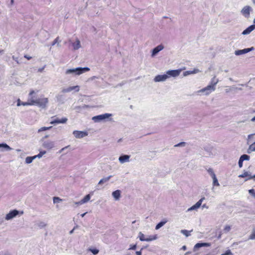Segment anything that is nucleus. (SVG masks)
I'll use <instances>...</instances> for the list:
<instances>
[{"instance_id": "13d9d810", "label": "nucleus", "mask_w": 255, "mask_h": 255, "mask_svg": "<svg viewBox=\"0 0 255 255\" xmlns=\"http://www.w3.org/2000/svg\"><path fill=\"white\" fill-rule=\"evenodd\" d=\"M202 208L203 209V208H206V209H208V206H207L206 204H203L202 206Z\"/></svg>"}, {"instance_id": "774afa93", "label": "nucleus", "mask_w": 255, "mask_h": 255, "mask_svg": "<svg viewBox=\"0 0 255 255\" xmlns=\"http://www.w3.org/2000/svg\"><path fill=\"white\" fill-rule=\"evenodd\" d=\"M61 98H62V96H61V95H58L57 96V98L58 100H59Z\"/></svg>"}, {"instance_id": "393cba45", "label": "nucleus", "mask_w": 255, "mask_h": 255, "mask_svg": "<svg viewBox=\"0 0 255 255\" xmlns=\"http://www.w3.org/2000/svg\"><path fill=\"white\" fill-rule=\"evenodd\" d=\"M3 148L5 150L9 151L12 149V148L5 143H0V148Z\"/></svg>"}, {"instance_id": "f3484780", "label": "nucleus", "mask_w": 255, "mask_h": 255, "mask_svg": "<svg viewBox=\"0 0 255 255\" xmlns=\"http://www.w3.org/2000/svg\"><path fill=\"white\" fill-rule=\"evenodd\" d=\"M211 246L210 243H199L196 244L193 248L194 252L196 251L199 248L204 247H210Z\"/></svg>"}, {"instance_id": "20e7f679", "label": "nucleus", "mask_w": 255, "mask_h": 255, "mask_svg": "<svg viewBox=\"0 0 255 255\" xmlns=\"http://www.w3.org/2000/svg\"><path fill=\"white\" fill-rule=\"evenodd\" d=\"M138 238L141 241L146 242L152 241L157 239V237L156 235L154 236H149L148 237H146L141 232L139 233Z\"/></svg>"}, {"instance_id": "69168bd1", "label": "nucleus", "mask_w": 255, "mask_h": 255, "mask_svg": "<svg viewBox=\"0 0 255 255\" xmlns=\"http://www.w3.org/2000/svg\"><path fill=\"white\" fill-rule=\"evenodd\" d=\"M252 122H255V116L251 119Z\"/></svg>"}, {"instance_id": "58836bf2", "label": "nucleus", "mask_w": 255, "mask_h": 255, "mask_svg": "<svg viewBox=\"0 0 255 255\" xmlns=\"http://www.w3.org/2000/svg\"><path fill=\"white\" fill-rule=\"evenodd\" d=\"M231 227L230 226L226 225L224 227V228L223 229V231L224 233H227L231 230Z\"/></svg>"}, {"instance_id": "cd10ccee", "label": "nucleus", "mask_w": 255, "mask_h": 255, "mask_svg": "<svg viewBox=\"0 0 255 255\" xmlns=\"http://www.w3.org/2000/svg\"><path fill=\"white\" fill-rule=\"evenodd\" d=\"M36 158V156H28L25 158V163L27 164L31 163L34 159Z\"/></svg>"}, {"instance_id": "f704fd0d", "label": "nucleus", "mask_w": 255, "mask_h": 255, "mask_svg": "<svg viewBox=\"0 0 255 255\" xmlns=\"http://www.w3.org/2000/svg\"><path fill=\"white\" fill-rule=\"evenodd\" d=\"M213 179V186H219L220 185L218 181V179L216 176L212 178Z\"/></svg>"}, {"instance_id": "b1692460", "label": "nucleus", "mask_w": 255, "mask_h": 255, "mask_svg": "<svg viewBox=\"0 0 255 255\" xmlns=\"http://www.w3.org/2000/svg\"><path fill=\"white\" fill-rule=\"evenodd\" d=\"M199 72L198 69H195L193 71H186L184 72L183 75L184 76H186L190 74H196Z\"/></svg>"}, {"instance_id": "f03ea898", "label": "nucleus", "mask_w": 255, "mask_h": 255, "mask_svg": "<svg viewBox=\"0 0 255 255\" xmlns=\"http://www.w3.org/2000/svg\"><path fill=\"white\" fill-rule=\"evenodd\" d=\"M89 70L90 68L88 67H78L66 70L65 74L67 75L73 74L74 75H80L86 72L89 71Z\"/></svg>"}, {"instance_id": "4468645a", "label": "nucleus", "mask_w": 255, "mask_h": 255, "mask_svg": "<svg viewBox=\"0 0 255 255\" xmlns=\"http://www.w3.org/2000/svg\"><path fill=\"white\" fill-rule=\"evenodd\" d=\"M80 89L79 86H71L66 88H63L62 90V92L63 93H69L73 90H75L76 92H79Z\"/></svg>"}, {"instance_id": "79ce46f5", "label": "nucleus", "mask_w": 255, "mask_h": 255, "mask_svg": "<svg viewBox=\"0 0 255 255\" xmlns=\"http://www.w3.org/2000/svg\"><path fill=\"white\" fill-rule=\"evenodd\" d=\"M58 39H59L58 37H57L56 39H55V40L53 41V42L52 43V46H54L56 43H57V46H60V45L59 44V42H58Z\"/></svg>"}, {"instance_id": "864d4df0", "label": "nucleus", "mask_w": 255, "mask_h": 255, "mask_svg": "<svg viewBox=\"0 0 255 255\" xmlns=\"http://www.w3.org/2000/svg\"><path fill=\"white\" fill-rule=\"evenodd\" d=\"M254 134H251L248 135V140L252 138L253 137V136L254 135Z\"/></svg>"}, {"instance_id": "aec40b11", "label": "nucleus", "mask_w": 255, "mask_h": 255, "mask_svg": "<svg viewBox=\"0 0 255 255\" xmlns=\"http://www.w3.org/2000/svg\"><path fill=\"white\" fill-rule=\"evenodd\" d=\"M112 196L115 199V200H119L121 196V191L120 190H117L112 192Z\"/></svg>"}, {"instance_id": "09e8293b", "label": "nucleus", "mask_w": 255, "mask_h": 255, "mask_svg": "<svg viewBox=\"0 0 255 255\" xmlns=\"http://www.w3.org/2000/svg\"><path fill=\"white\" fill-rule=\"evenodd\" d=\"M243 161H242V160L241 159H240V158L239 160V162H238L239 166L240 168H241L243 167Z\"/></svg>"}, {"instance_id": "39448f33", "label": "nucleus", "mask_w": 255, "mask_h": 255, "mask_svg": "<svg viewBox=\"0 0 255 255\" xmlns=\"http://www.w3.org/2000/svg\"><path fill=\"white\" fill-rule=\"evenodd\" d=\"M215 89V87H213V86H211L209 85L206 87L199 90L198 93H204V95L207 96L212 92L214 91Z\"/></svg>"}, {"instance_id": "0e129e2a", "label": "nucleus", "mask_w": 255, "mask_h": 255, "mask_svg": "<svg viewBox=\"0 0 255 255\" xmlns=\"http://www.w3.org/2000/svg\"><path fill=\"white\" fill-rule=\"evenodd\" d=\"M86 214H87V212L84 213H83V214H81V216L82 217H84L85 216V215Z\"/></svg>"}, {"instance_id": "a19ab883", "label": "nucleus", "mask_w": 255, "mask_h": 255, "mask_svg": "<svg viewBox=\"0 0 255 255\" xmlns=\"http://www.w3.org/2000/svg\"><path fill=\"white\" fill-rule=\"evenodd\" d=\"M53 201L54 203H59L62 201V199L58 197H54L53 198Z\"/></svg>"}, {"instance_id": "473e14b6", "label": "nucleus", "mask_w": 255, "mask_h": 255, "mask_svg": "<svg viewBox=\"0 0 255 255\" xmlns=\"http://www.w3.org/2000/svg\"><path fill=\"white\" fill-rule=\"evenodd\" d=\"M21 105H22V106H28V105H29V104L28 101L27 102H21L20 100L18 99V101H17V106H20Z\"/></svg>"}, {"instance_id": "6e6552de", "label": "nucleus", "mask_w": 255, "mask_h": 255, "mask_svg": "<svg viewBox=\"0 0 255 255\" xmlns=\"http://www.w3.org/2000/svg\"><path fill=\"white\" fill-rule=\"evenodd\" d=\"M252 10V9L251 6L247 5L243 8L241 10V13L246 18H249L250 16V12Z\"/></svg>"}, {"instance_id": "a18cd8bd", "label": "nucleus", "mask_w": 255, "mask_h": 255, "mask_svg": "<svg viewBox=\"0 0 255 255\" xmlns=\"http://www.w3.org/2000/svg\"><path fill=\"white\" fill-rule=\"evenodd\" d=\"M249 193L255 198V191L254 189H252L249 190Z\"/></svg>"}, {"instance_id": "4d7b16f0", "label": "nucleus", "mask_w": 255, "mask_h": 255, "mask_svg": "<svg viewBox=\"0 0 255 255\" xmlns=\"http://www.w3.org/2000/svg\"><path fill=\"white\" fill-rule=\"evenodd\" d=\"M135 254H136V255H141V251H136Z\"/></svg>"}, {"instance_id": "4c0bfd02", "label": "nucleus", "mask_w": 255, "mask_h": 255, "mask_svg": "<svg viewBox=\"0 0 255 255\" xmlns=\"http://www.w3.org/2000/svg\"><path fill=\"white\" fill-rule=\"evenodd\" d=\"M88 250L89 251H90L91 252H92L95 255H97L99 253V250L96 249H91V248H90V249H88Z\"/></svg>"}, {"instance_id": "2eb2a0df", "label": "nucleus", "mask_w": 255, "mask_h": 255, "mask_svg": "<svg viewBox=\"0 0 255 255\" xmlns=\"http://www.w3.org/2000/svg\"><path fill=\"white\" fill-rule=\"evenodd\" d=\"M164 48V46L162 44H160L153 48L152 50L151 56L154 57L159 51H161Z\"/></svg>"}, {"instance_id": "5fc2aeb1", "label": "nucleus", "mask_w": 255, "mask_h": 255, "mask_svg": "<svg viewBox=\"0 0 255 255\" xmlns=\"http://www.w3.org/2000/svg\"><path fill=\"white\" fill-rule=\"evenodd\" d=\"M24 57L28 60H30V59H31V57L27 55H25Z\"/></svg>"}, {"instance_id": "bb28decb", "label": "nucleus", "mask_w": 255, "mask_h": 255, "mask_svg": "<svg viewBox=\"0 0 255 255\" xmlns=\"http://www.w3.org/2000/svg\"><path fill=\"white\" fill-rule=\"evenodd\" d=\"M255 151V142H254L251 145H250L248 149L247 152L251 153L252 152Z\"/></svg>"}, {"instance_id": "5701e85b", "label": "nucleus", "mask_w": 255, "mask_h": 255, "mask_svg": "<svg viewBox=\"0 0 255 255\" xmlns=\"http://www.w3.org/2000/svg\"><path fill=\"white\" fill-rule=\"evenodd\" d=\"M167 222V220L166 219H163L162 221H161L156 225V226H155V229H159L161 227L163 226Z\"/></svg>"}, {"instance_id": "bf43d9fd", "label": "nucleus", "mask_w": 255, "mask_h": 255, "mask_svg": "<svg viewBox=\"0 0 255 255\" xmlns=\"http://www.w3.org/2000/svg\"><path fill=\"white\" fill-rule=\"evenodd\" d=\"M44 68H45V66H44L43 67H42V68H39V69H38V72H42V71H43V70H44Z\"/></svg>"}, {"instance_id": "de8ad7c7", "label": "nucleus", "mask_w": 255, "mask_h": 255, "mask_svg": "<svg viewBox=\"0 0 255 255\" xmlns=\"http://www.w3.org/2000/svg\"><path fill=\"white\" fill-rule=\"evenodd\" d=\"M87 107H88V106L84 105V106H83L82 107H80V106H79V107H76V108H75V109H76V110H78V111H80L81 109H85V108H87Z\"/></svg>"}, {"instance_id": "680f3d73", "label": "nucleus", "mask_w": 255, "mask_h": 255, "mask_svg": "<svg viewBox=\"0 0 255 255\" xmlns=\"http://www.w3.org/2000/svg\"><path fill=\"white\" fill-rule=\"evenodd\" d=\"M75 228H74L73 229H72V230H71L70 232H69V234H72L74 232V230Z\"/></svg>"}, {"instance_id": "c756f323", "label": "nucleus", "mask_w": 255, "mask_h": 255, "mask_svg": "<svg viewBox=\"0 0 255 255\" xmlns=\"http://www.w3.org/2000/svg\"><path fill=\"white\" fill-rule=\"evenodd\" d=\"M90 198H91L90 195L88 194L83 199L81 200V202H82V203L83 204H85V203L88 202L90 200Z\"/></svg>"}, {"instance_id": "052dcab7", "label": "nucleus", "mask_w": 255, "mask_h": 255, "mask_svg": "<svg viewBox=\"0 0 255 255\" xmlns=\"http://www.w3.org/2000/svg\"><path fill=\"white\" fill-rule=\"evenodd\" d=\"M181 249L184 250V251H185L187 249L186 246H183L182 247Z\"/></svg>"}, {"instance_id": "e2e57ef3", "label": "nucleus", "mask_w": 255, "mask_h": 255, "mask_svg": "<svg viewBox=\"0 0 255 255\" xmlns=\"http://www.w3.org/2000/svg\"><path fill=\"white\" fill-rule=\"evenodd\" d=\"M68 146H66V147H65L64 148H62L60 150V152H61L62 151H63L65 148H67Z\"/></svg>"}, {"instance_id": "4be33fe9", "label": "nucleus", "mask_w": 255, "mask_h": 255, "mask_svg": "<svg viewBox=\"0 0 255 255\" xmlns=\"http://www.w3.org/2000/svg\"><path fill=\"white\" fill-rule=\"evenodd\" d=\"M219 81V79H217L216 78V76H215L211 79L209 85L216 88V86L218 84Z\"/></svg>"}, {"instance_id": "9b49d317", "label": "nucleus", "mask_w": 255, "mask_h": 255, "mask_svg": "<svg viewBox=\"0 0 255 255\" xmlns=\"http://www.w3.org/2000/svg\"><path fill=\"white\" fill-rule=\"evenodd\" d=\"M254 49L253 47L249 48H245L242 50H237L235 51V54L237 56L245 54L250 51H253Z\"/></svg>"}, {"instance_id": "603ef678", "label": "nucleus", "mask_w": 255, "mask_h": 255, "mask_svg": "<svg viewBox=\"0 0 255 255\" xmlns=\"http://www.w3.org/2000/svg\"><path fill=\"white\" fill-rule=\"evenodd\" d=\"M254 179L255 180V175L249 177L248 178L246 179L245 180L247 181L249 179Z\"/></svg>"}, {"instance_id": "8fccbe9b", "label": "nucleus", "mask_w": 255, "mask_h": 255, "mask_svg": "<svg viewBox=\"0 0 255 255\" xmlns=\"http://www.w3.org/2000/svg\"><path fill=\"white\" fill-rule=\"evenodd\" d=\"M136 248V245L131 246L129 250H135Z\"/></svg>"}, {"instance_id": "ddd939ff", "label": "nucleus", "mask_w": 255, "mask_h": 255, "mask_svg": "<svg viewBox=\"0 0 255 255\" xmlns=\"http://www.w3.org/2000/svg\"><path fill=\"white\" fill-rule=\"evenodd\" d=\"M167 76H168L166 75V74L163 75H158L155 77L154 81L155 82H163L168 79Z\"/></svg>"}, {"instance_id": "3c124183", "label": "nucleus", "mask_w": 255, "mask_h": 255, "mask_svg": "<svg viewBox=\"0 0 255 255\" xmlns=\"http://www.w3.org/2000/svg\"><path fill=\"white\" fill-rule=\"evenodd\" d=\"M74 204H75V205H76V206H79V205H82V204H83L82 203V202H81V200H80V201H79V202H74Z\"/></svg>"}, {"instance_id": "ea45409f", "label": "nucleus", "mask_w": 255, "mask_h": 255, "mask_svg": "<svg viewBox=\"0 0 255 255\" xmlns=\"http://www.w3.org/2000/svg\"><path fill=\"white\" fill-rule=\"evenodd\" d=\"M45 153H46L45 151H40V152L37 155H34V156H36V158L37 157V158H40Z\"/></svg>"}, {"instance_id": "7ed1b4c3", "label": "nucleus", "mask_w": 255, "mask_h": 255, "mask_svg": "<svg viewBox=\"0 0 255 255\" xmlns=\"http://www.w3.org/2000/svg\"><path fill=\"white\" fill-rule=\"evenodd\" d=\"M112 116V114L105 113L102 115L94 116L92 118V120L95 123H98L102 121L108 119Z\"/></svg>"}, {"instance_id": "c85d7f7f", "label": "nucleus", "mask_w": 255, "mask_h": 255, "mask_svg": "<svg viewBox=\"0 0 255 255\" xmlns=\"http://www.w3.org/2000/svg\"><path fill=\"white\" fill-rule=\"evenodd\" d=\"M252 176V175H251V174L249 172L245 171L243 174L239 175V177H240V178L248 177V178L249 177Z\"/></svg>"}, {"instance_id": "338daca9", "label": "nucleus", "mask_w": 255, "mask_h": 255, "mask_svg": "<svg viewBox=\"0 0 255 255\" xmlns=\"http://www.w3.org/2000/svg\"><path fill=\"white\" fill-rule=\"evenodd\" d=\"M222 234L220 233L219 236H218V239H220L221 238Z\"/></svg>"}, {"instance_id": "1a4fd4ad", "label": "nucleus", "mask_w": 255, "mask_h": 255, "mask_svg": "<svg viewBox=\"0 0 255 255\" xmlns=\"http://www.w3.org/2000/svg\"><path fill=\"white\" fill-rule=\"evenodd\" d=\"M73 134L76 138H82L88 135V132L84 131L74 130Z\"/></svg>"}, {"instance_id": "a878e982", "label": "nucleus", "mask_w": 255, "mask_h": 255, "mask_svg": "<svg viewBox=\"0 0 255 255\" xmlns=\"http://www.w3.org/2000/svg\"><path fill=\"white\" fill-rule=\"evenodd\" d=\"M111 177H112V175H110L107 177L102 178V179H101L99 181V182L98 183V185H101V184H102L104 183L108 182L110 179V178Z\"/></svg>"}, {"instance_id": "49530a36", "label": "nucleus", "mask_w": 255, "mask_h": 255, "mask_svg": "<svg viewBox=\"0 0 255 255\" xmlns=\"http://www.w3.org/2000/svg\"><path fill=\"white\" fill-rule=\"evenodd\" d=\"M249 239L250 240H255V232H254L252 233V234L250 236Z\"/></svg>"}, {"instance_id": "423d86ee", "label": "nucleus", "mask_w": 255, "mask_h": 255, "mask_svg": "<svg viewBox=\"0 0 255 255\" xmlns=\"http://www.w3.org/2000/svg\"><path fill=\"white\" fill-rule=\"evenodd\" d=\"M181 72V69L177 70H168L166 72V75H168L167 78L172 77H176L178 76Z\"/></svg>"}, {"instance_id": "6e6d98bb", "label": "nucleus", "mask_w": 255, "mask_h": 255, "mask_svg": "<svg viewBox=\"0 0 255 255\" xmlns=\"http://www.w3.org/2000/svg\"><path fill=\"white\" fill-rule=\"evenodd\" d=\"M12 59L16 61L17 63H18V58L15 57L14 56H12Z\"/></svg>"}, {"instance_id": "c03bdc74", "label": "nucleus", "mask_w": 255, "mask_h": 255, "mask_svg": "<svg viewBox=\"0 0 255 255\" xmlns=\"http://www.w3.org/2000/svg\"><path fill=\"white\" fill-rule=\"evenodd\" d=\"M221 255H233V254L231 250H228L226 251V252L224 254H221Z\"/></svg>"}, {"instance_id": "c9c22d12", "label": "nucleus", "mask_w": 255, "mask_h": 255, "mask_svg": "<svg viewBox=\"0 0 255 255\" xmlns=\"http://www.w3.org/2000/svg\"><path fill=\"white\" fill-rule=\"evenodd\" d=\"M207 171H208V173L210 175V176L212 177V178L216 176V175H215L212 168H209L207 170Z\"/></svg>"}, {"instance_id": "2f4dec72", "label": "nucleus", "mask_w": 255, "mask_h": 255, "mask_svg": "<svg viewBox=\"0 0 255 255\" xmlns=\"http://www.w3.org/2000/svg\"><path fill=\"white\" fill-rule=\"evenodd\" d=\"M240 158L242 160V161H244V160H249L250 157L248 155L243 154L241 156Z\"/></svg>"}, {"instance_id": "e433bc0d", "label": "nucleus", "mask_w": 255, "mask_h": 255, "mask_svg": "<svg viewBox=\"0 0 255 255\" xmlns=\"http://www.w3.org/2000/svg\"><path fill=\"white\" fill-rule=\"evenodd\" d=\"M51 128H52V127H43L41 128H39L38 130V132H41V131H43L48 130V129H50Z\"/></svg>"}, {"instance_id": "7c9ffc66", "label": "nucleus", "mask_w": 255, "mask_h": 255, "mask_svg": "<svg viewBox=\"0 0 255 255\" xmlns=\"http://www.w3.org/2000/svg\"><path fill=\"white\" fill-rule=\"evenodd\" d=\"M36 225L39 228H44L46 226V224L44 222L40 221L36 224Z\"/></svg>"}, {"instance_id": "37998d69", "label": "nucleus", "mask_w": 255, "mask_h": 255, "mask_svg": "<svg viewBox=\"0 0 255 255\" xmlns=\"http://www.w3.org/2000/svg\"><path fill=\"white\" fill-rule=\"evenodd\" d=\"M186 144L185 142H180L174 145L175 147H180V146H184Z\"/></svg>"}, {"instance_id": "412c9836", "label": "nucleus", "mask_w": 255, "mask_h": 255, "mask_svg": "<svg viewBox=\"0 0 255 255\" xmlns=\"http://www.w3.org/2000/svg\"><path fill=\"white\" fill-rule=\"evenodd\" d=\"M72 45L74 50H77L81 47L80 41L78 38L76 39L75 42L72 43Z\"/></svg>"}, {"instance_id": "a211bd4d", "label": "nucleus", "mask_w": 255, "mask_h": 255, "mask_svg": "<svg viewBox=\"0 0 255 255\" xmlns=\"http://www.w3.org/2000/svg\"><path fill=\"white\" fill-rule=\"evenodd\" d=\"M67 119L66 118H62V119H59L58 118L52 120L50 122V124L52 125L58 124H64L67 121Z\"/></svg>"}, {"instance_id": "72a5a7b5", "label": "nucleus", "mask_w": 255, "mask_h": 255, "mask_svg": "<svg viewBox=\"0 0 255 255\" xmlns=\"http://www.w3.org/2000/svg\"><path fill=\"white\" fill-rule=\"evenodd\" d=\"M192 231H187L186 230H182L181 231V233L183 234L184 235H185L186 237H189L190 234V233Z\"/></svg>"}, {"instance_id": "6ab92c4d", "label": "nucleus", "mask_w": 255, "mask_h": 255, "mask_svg": "<svg viewBox=\"0 0 255 255\" xmlns=\"http://www.w3.org/2000/svg\"><path fill=\"white\" fill-rule=\"evenodd\" d=\"M255 29V24H253L249 26L245 30H244L242 34L243 35H247L250 34L252 31H253Z\"/></svg>"}, {"instance_id": "dca6fc26", "label": "nucleus", "mask_w": 255, "mask_h": 255, "mask_svg": "<svg viewBox=\"0 0 255 255\" xmlns=\"http://www.w3.org/2000/svg\"><path fill=\"white\" fill-rule=\"evenodd\" d=\"M130 155L123 154L121 155L119 158V161L121 164L129 161Z\"/></svg>"}, {"instance_id": "9d476101", "label": "nucleus", "mask_w": 255, "mask_h": 255, "mask_svg": "<svg viewBox=\"0 0 255 255\" xmlns=\"http://www.w3.org/2000/svg\"><path fill=\"white\" fill-rule=\"evenodd\" d=\"M205 200V197L201 198L195 205L188 209L187 211H191L198 209L202 205L203 201Z\"/></svg>"}, {"instance_id": "f257e3e1", "label": "nucleus", "mask_w": 255, "mask_h": 255, "mask_svg": "<svg viewBox=\"0 0 255 255\" xmlns=\"http://www.w3.org/2000/svg\"><path fill=\"white\" fill-rule=\"evenodd\" d=\"M38 91L35 92L34 90H31L28 94V100L30 105H36L41 108H46L48 103V99L47 98H38L34 95H35Z\"/></svg>"}, {"instance_id": "0eeeda50", "label": "nucleus", "mask_w": 255, "mask_h": 255, "mask_svg": "<svg viewBox=\"0 0 255 255\" xmlns=\"http://www.w3.org/2000/svg\"><path fill=\"white\" fill-rule=\"evenodd\" d=\"M19 213V211L16 209L11 210L6 215L5 219L7 221L10 220L15 217Z\"/></svg>"}, {"instance_id": "f8f14e48", "label": "nucleus", "mask_w": 255, "mask_h": 255, "mask_svg": "<svg viewBox=\"0 0 255 255\" xmlns=\"http://www.w3.org/2000/svg\"><path fill=\"white\" fill-rule=\"evenodd\" d=\"M54 142L51 140H46L43 142L42 146L43 147L48 149H51L54 147Z\"/></svg>"}]
</instances>
